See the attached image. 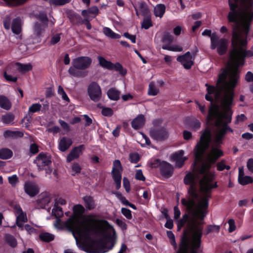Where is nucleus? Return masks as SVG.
Returning <instances> with one entry per match:
<instances>
[{"label": "nucleus", "mask_w": 253, "mask_h": 253, "mask_svg": "<svg viewBox=\"0 0 253 253\" xmlns=\"http://www.w3.org/2000/svg\"><path fill=\"white\" fill-rule=\"evenodd\" d=\"M222 151L212 146L206 156V162L198 169V173L189 172L185 176L183 181L185 185H189L188 193L189 197L182 198L181 204L185 207L186 210L191 214L185 213L181 219L178 220L177 227L180 229L185 224L189 232L193 233L191 238L187 232H184L179 248L176 253H201L200 250L201 237L203 229L202 221L206 217L209 207V200L204 197L198 203L196 200L198 198L197 185L198 183L207 193H210L212 189L217 187V183H212L214 178V172L211 171L212 165L223 155Z\"/></svg>", "instance_id": "f257e3e1"}, {"label": "nucleus", "mask_w": 253, "mask_h": 253, "mask_svg": "<svg viewBox=\"0 0 253 253\" xmlns=\"http://www.w3.org/2000/svg\"><path fill=\"white\" fill-rule=\"evenodd\" d=\"M230 11L227 19L233 23L231 56L238 66L245 63L246 57L253 56V52L247 50V37L253 19V0H228Z\"/></svg>", "instance_id": "f03ea898"}, {"label": "nucleus", "mask_w": 253, "mask_h": 253, "mask_svg": "<svg viewBox=\"0 0 253 253\" xmlns=\"http://www.w3.org/2000/svg\"><path fill=\"white\" fill-rule=\"evenodd\" d=\"M239 78V73L237 70L230 72L228 69L225 68L219 74L216 85L220 91H224L221 102L224 108V112L221 113L219 111L218 105L213 106L209 108L207 116L208 122L215 121L216 126L222 123V120H224L222 124L227 125L231 122L233 112L230 107L233 104L234 88L237 84Z\"/></svg>", "instance_id": "7ed1b4c3"}, {"label": "nucleus", "mask_w": 253, "mask_h": 253, "mask_svg": "<svg viewBox=\"0 0 253 253\" xmlns=\"http://www.w3.org/2000/svg\"><path fill=\"white\" fill-rule=\"evenodd\" d=\"M73 210L74 214L79 218L77 225L72 230V233L76 242L78 241V237L90 240L91 236H97L98 235V230L95 226L97 219L94 215H82L85 211V209L80 204L74 206Z\"/></svg>", "instance_id": "20e7f679"}, {"label": "nucleus", "mask_w": 253, "mask_h": 253, "mask_svg": "<svg viewBox=\"0 0 253 253\" xmlns=\"http://www.w3.org/2000/svg\"><path fill=\"white\" fill-rule=\"evenodd\" d=\"M162 120L158 119L153 120V126L150 129L149 135L152 139L157 142H163L168 139L169 133L165 126H159L162 123Z\"/></svg>", "instance_id": "39448f33"}, {"label": "nucleus", "mask_w": 253, "mask_h": 253, "mask_svg": "<svg viewBox=\"0 0 253 253\" xmlns=\"http://www.w3.org/2000/svg\"><path fill=\"white\" fill-rule=\"evenodd\" d=\"M211 140V129L209 127H206L200 137V141L198 142L194 148V156L196 158H199L203 156Z\"/></svg>", "instance_id": "423d86ee"}, {"label": "nucleus", "mask_w": 253, "mask_h": 253, "mask_svg": "<svg viewBox=\"0 0 253 253\" xmlns=\"http://www.w3.org/2000/svg\"><path fill=\"white\" fill-rule=\"evenodd\" d=\"M151 166L154 168H159L161 175L166 178L170 177L173 173V167L170 163L161 161L159 159H155L151 163Z\"/></svg>", "instance_id": "0eeeda50"}, {"label": "nucleus", "mask_w": 253, "mask_h": 253, "mask_svg": "<svg viewBox=\"0 0 253 253\" xmlns=\"http://www.w3.org/2000/svg\"><path fill=\"white\" fill-rule=\"evenodd\" d=\"M59 205H63V199H60L58 201H55L54 207L52 210V214L55 218L53 223L54 227L58 230L62 231L63 230V221L61 217L63 215V211Z\"/></svg>", "instance_id": "6e6552de"}, {"label": "nucleus", "mask_w": 253, "mask_h": 253, "mask_svg": "<svg viewBox=\"0 0 253 253\" xmlns=\"http://www.w3.org/2000/svg\"><path fill=\"white\" fill-rule=\"evenodd\" d=\"M228 46V41L225 38L219 39L217 34H213L211 38V48L215 49L217 48V52L220 55L226 53Z\"/></svg>", "instance_id": "1a4fd4ad"}, {"label": "nucleus", "mask_w": 253, "mask_h": 253, "mask_svg": "<svg viewBox=\"0 0 253 253\" xmlns=\"http://www.w3.org/2000/svg\"><path fill=\"white\" fill-rule=\"evenodd\" d=\"M173 40L174 37L169 32H164L161 38V42L164 43L162 46V49L174 52L182 51V46L177 44H171Z\"/></svg>", "instance_id": "9d476101"}, {"label": "nucleus", "mask_w": 253, "mask_h": 253, "mask_svg": "<svg viewBox=\"0 0 253 253\" xmlns=\"http://www.w3.org/2000/svg\"><path fill=\"white\" fill-rule=\"evenodd\" d=\"M123 168L119 160H115L113 162L111 174L116 184V188L118 190L121 186L122 172Z\"/></svg>", "instance_id": "9b49d317"}, {"label": "nucleus", "mask_w": 253, "mask_h": 253, "mask_svg": "<svg viewBox=\"0 0 253 253\" xmlns=\"http://www.w3.org/2000/svg\"><path fill=\"white\" fill-rule=\"evenodd\" d=\"M196 55L195 52L192 54L190 52L187 51L183 55L178 56L176 59L178 62L181 63L184 69L189 70L194 65Z\"/></svg>", "instance_id": "f8f14e48"}, {"label": "nucleus", "mask_w": 253, "mask_h": 253, "mask_svg": "<svg viewBox=\"0 0 253 253\" xmlns=\"http://www.w3.org/2000/svg\"><path fill=\"white\" fill-rule=\"evenodd\" d=\"M34 163L37 165L38 169H44L45 167L48 168L51 164V157L47 153H40L34 160Z\"/></svg>", "instance_id": "ddd939ff"}, {"label": "nucleus", "mask_w": 253, "mask_h": 253, "mask_svg": "<svg viewBox=\"0 0 253 253\" xmlns=\"http://www.w3.org/2000/svg\"><path fill=\"white\" fill-rule=\"evenodd\" d=\"M87 91L90 98L96 102L100 100L101 97V90L99 84L93 82L88 86Z\"/></svg>", "instance_id": "4468645a"}, {"label": "nucleus", "mask_w": 253, "mask_h": 253, "mask_svg": "<svg viewBox=\"0 0 253 253\" xmlns=\"http://www.w3.org/2000/svg\"><path fill=\"white\" fill-rule=\"evenodd\" d=\"M92 63V59L88 56H80L73 59V66L81 70L88 68Z\"/></svg>", "instance_id": "2eb2a0df"}, {"label": "nucleus", "mask_w": 253, "mask_h": 253, "mask_svg": "<svg viewBox=\"0 0 253 253\" xmlns=\"http://www.w3.org/2000/svg\"><path fill=\"white\" fill-rule=\"evenodd\" d=\"M84 149L85 146L84 144L74 147L67 155L66 161L70 162L75 159H77L82 154L83 151Z\"/></svg>", "instance_id": "dca6fc26"}, {"label": "nucleus", "mask_w": 253, "mask_h": 253, "mask_svg": "<svg viewBox=\"0 0 253 253\" xmlns=\"http://www.w3.org/2000/svg\"><path fill=\"white\" fill-rule=\"evenodd\" d=\"M24 189L25 193L31 197L35 196L39 192L38 186L30 181H27L25 183Z\"/></svg>", "instance_id": "f3484780"}, {"label": "nucleus", "mask_w": 253, "mask_h": 253, "mask_svg": "<svg viewBox=\"0 0 253 253\" xmlns=\"http://www.w3.org/2000/svg\"><path fill=\"white\" fill-rule=\"evenodd\" d=\"M238 182L242 185H246L253 182V178L248 175H245L244 169L242 167L239 168L238 177Z\"/></svg>", "instance_id": "a211bd4d"}, {"label": "nucleus", "mask_w": 253, "mask_h": 253, "mask_svg": "<svg viewBox=\"0 0 253 253\" xmlns=\"http://www.w3.org/2000/svg\"><path fill=\"white\" fill-rule=\"evenodd\" d=\"M145 122L144 116L142 114L138 115L132 121L131 123V126L134 129H138L143 126Z\"/></svg>", "instance_id": "6ab92c4d"}, {"label": "nucleus", "mask_w": 253, "mask_h": 253, "mask_svg": "<svg viewBox=\"0 0 253 253\" xmlns=\"http://www.w3.org/2000/svg\"><path fill=\"white\" fill-rule=\"evenodd\" d=\"M51 200V198L50 196L41 195L40 197L37 200V206L38 208L43 209L48 206Z\"/></svg>", "instance_id": "aec40b11"}, {"label": "nucleus", "mask_w": 253, "mask_h": 253, "mask_svg": "<svg viewBox=\"0 0 253 253\" xmlns=\"http://www.w3.org/2000/svg\"><path fill=\"white\" fill-rule=\"evenodd\" d=\"M11 30L12 32L16 35H19L21 33V19L19 17H16L12 20L11 24Z\"/></svg>", "instance_id": "412c9836"}, {"label": "nucleus", "mask_w": 253, "mask_h": 253, "mask_svg": "<svg viewBox=\"0 0 253 253\" xmlns=\"http://www.w3.org/2000/svg\"><path fill=\"white\" fill-rule=\"evenodd\" d=\"M85 208L88 210H93L96 207V204L93 197L90 196H85L83 198Z\"/></svg>", "instance_id": "4be33fe9"}, {"label": "nucleus", "mask_w": 253, "mask_h": 253, "mask_svg": "<svg viewBox=\"0 0 253 253\" xmlns=\"http://www.w3.org/2000/svg\"><path fill=\"white\" fill-rule=\"evenodd\" d=\"M107 95L110 100L117 101L120 99V91L114 87H111L107 91Z\"/></svg>", "instance_id": "5701e85b"}, {"label": "nucleus", "mask_w": 253, "mask_h": 253, "mask_svg": "<svg viewBox=\"0 0 253 253\" xmlns=\"http://www.w3.org/2000/svg\"><path fill=\"white\" fill-rule=\"evenodd\" d=\"M0 107L6 110H9L11 107L9 99L3 95H0Z\"/></svg>", "instance_id": "b1692460"}, {"label": "nucleus", "mask_w": 253, "mask_h": 253, "mask_svg": "<svg viewBox=\"0 0 253 253\" xmlns=\"http://www.w3.org/2000/svg\"><path fill=\"white\" fill-rule=\"evenodd\" d=\"M66 13L67 17L69 19L70 21L74 24L78 23L81 20V18L80 15L77 14L73 10H68L66 11Z\"/></svg>", "instance_id": "393cba45"}, {"label": "nucleus", "mask_w": 253, "mask_h": 253, "mask_svg": "<svg viewBox=\"0 0 253 253\" xmlns=\"http://www.w3.org/2000/svg\"><path fill=\"white\" fill-rule=\"evenodd\" d=\"M166 10V6L164 4H158L154 8V13L156 17L162 18Z\"/></svg>", "instance_id": "a878e982"}, {"label": "nucleus", "mask_w": 253, "mask_h": 253, "mask_svg": "<svg viewBox=\"0 0 253 253\" xmlns=\"http://www.w3.org/2000/svg\"><path fill=\"white\" fill-rule=\"evenodd\" d=\"M103 32L106 36L112 39H118L121 37V36L119 34L114 32L108 27H104L103 28Z\"/></svg>", "instance_id": "bb28decb"}, {"label": "nucleus", "mask_w": 253, "mask_h": 253, "mask_svg": "<svg viewBox=\"0 0 253 253\" xmlns=\"http://www.w3.org/2000/svg\"><path fill=\"white\" fill-rule=\"evenodd\" d=\"M4 135L5 137L17 138L22 137L24 134L22 132L20 131L6 130L4 132Z\"/></svg>", "instance_id": "cd10ccee"}, {"label": "nucleus", "mask_w": 253, "mask_h": 253, "mask_svg": "<svg viewBox=\"0 0 253 253\" xmlns=\"http://www.w3.org/2000/svg\"><path fill=\"white\" fill-rule=\"evenodd\" d=\"M39 238L41 241L49 243L54 240V235L48 232H42L39 235Z\"/></svg>", "instance_id": "c85d7f7f"}, {"label": "nucleus", "mask_w": 253, "mask_h": 253, "mask_svg": "<svg viewBox=\"0 0 253 253\" xmlns=\"http://www.w3.org/2000/svg\"><path fill=\"white\" fill-rule=\"evenodd\" d=\"M97 59L99 61V65L103 68H106L108 70H111L112 68L113 63L108 61L101 56H98Z\"/></svg>", "instance_id": "c756f323"}, {"label": "nucleus", "mask_w": 253, "mask_h": 253, "mask_svg": "<svg viewBox=\"0 0 253 253\" xmlns=\"http://www.w3.org/2000/svg\"><path fill=\"white\" fill-rule=\"evenodd\" d=\"M13 156L12 151L8 148H2L0 149V159L7 160L11 158Z\"/></svg>", "instance_id": "7c9ffc66"}, {"label": "nucleus", "mask_w": 253, "mask_h": 253, "mask_svg": "<svg viewBox=\"0 0 253 253\" xmlns=\"http://www.w3.org/2000/svg\"><path fill=\"white\" fill-rule=\"evenodd\" d=\"M5 242L12 248H15L17 244L16 239L15 237L9 234H6L4 237Z\"/></svg>", "instance_id": "2f4dec72"}, {"label": "nucleus", "mask_w": 253, "mask_h": 253, "mask_svg": "<svg viewBox=\"0 0 253 253\" xmlns=\"http://www.w3.org/2000/svg\"><path fill=\"white\" fill-rule=\"evenodd\" d=\"M73 66L69 68L68 72L70 75L78 77H84L86 75V72H82Z\"/></svg>", "instance_id": "473e14b6"}, {"label": "nucleus", "mask_w": 253, "mask_h": 253, "mask_svg": "<svg viewBox=\"0 0 253 253\" xmlns=\"http://www.w3.org/2000/svg\"><path fill=\"white\" fill-rule=\"evenodd\" d=\"M17 70L20 72H26L32 69V66L30 63L24 64L20 63H16Z\"/></svg>", "instance_id": "72a5a7b5"}, {"label": "nucleus", "mask_w": 253, "mask_h": 253, "mask_svg": "<svg viewBox=\"0 0 253 253\" xmlns=\"http://www.w3.org/2000/svg\"><path fill=\"white\" fill-rule=\"evenodd\" d=\"M46 27L42 26V23H40L38 22H36L34 28V34L37 37H40Z\"/></svg>", "instance_id": "f704fd0d"}, {"label": "nucleus", "mask_w": 253, "mask_h": 253, "mask_svg": "<svg viewBox=\"0 0 253 253\" xmlns=\"http://www.w3.org/2000/svg\"><path fill=\"white\" fill-rule=\"evenodd\" d=\"M115 70L123 76H125L126 74V70L125 69L123 66L119 62H117L115 64L113 63L112 68L111 70Z\"/></svg>", "instance_id": "c9c22d12"}, {"label": "nucleus", "mask_w": 253, "mask_h": 253, "mask_svg": "<svg viewBox=\"0 0 253 253\" xmlns=\"http://www.w3.org/2000/svg\"><path fill=\"white\" fill-rule=\"evenodd\" d=\"M159 92V89L156 87L154 82H152L149 84L148 94L149 95L155 96Z\"/></svg>", "instance_id": "e433bc0d"}, {"label": "nucleus", "mask_w": 253, "mask_h": 253, "mask_svg": "<svg viewBox=\"0 0 253 253\" xmlns=\"http://www.w3.org/2000/svg\"><path fill=\"white\" fill-rule=\"evenodd\" d=\"M152 25H153L151 17L150 16L145 17L141 23V27L146 30H147L150 27H152Z\"/></svg>", "instance_id": "4c0bfd02"}, {"label": "nucleus", "mask_w": 253, "mask_h": 253, "mask_svg": "<svg viewBox=\"0 0 253 253\" xmlns=\"http://www.w3.org/2000/svg\"><path fill=\"white\" fill-rule=\"evenodd\" d=\"M27 219L26 214L24 212L19 214L16 217V225L18 227H21L23 226L22 222H27Z\"/></svg>", "instance_id": "58836bf2"}, {"label": "nucleus", "mask_w": 253, "mask_h": 253, "mask_svg": "<svg viewBox=\"0 0 253 253\" xmlns=\"http://www.w3.org/2000/svg\"><path fill=\"white\" fill-rule=\"evenodd\" d=\"M227 132L232 133L233 130L226 124H222V127L219 130L218 134L223 137Z\"/></svg>", "instance_id": "ea45409f"}, {"label": "nucleus", "mask_w": 253, "mask_h": 253, "mask_svg": "<svg viewBox=\"0 0 253 253\" xmlns=\"http://www.w3.org/2000/svg\"><path fill=\"white\" fill-rule=\"evenodd\" d=\"M38 18L39 19L41 23H42V26L43 27L47 26L48 21V18L46 14L44 12H40L38 15Z\"/></svg>", "instance_id": "a19ab883"}, {"label": "nucleus", "mask_w": 253, "mask_h": 253, "mask_svg": "<svg viewBox=\"0 0 253 253\" xmlns=\"http://www.w3.org/2000/svg\"><path fill=\"white\" fill-rule=\"evenodd\" d=\"M167 235L169 239L171 245L173 247V248L175 250L177 248V244L175 241V236L171 231H168L167 232Z\"/></svg>", "instance_id": "79ce46f5"}, {"label": "nucleus", "mask_w": 253, "mask_h": 253, "mask_svg": "<svg viewBox=\"0 0 253 253\" xmlns=\"http://www.w3.org/2000/svg\"><path fill=\"white\" fill-rule=\"evenodd\" d=\"M14 119V116L10 113L6 114L2 116V120L3 123L6 124H11Z\"/></svg>", "instance_id": "37998d69"}, {"label": "nucleus", "mask_w": 253, "mask_h": 253, "mask_svg": "<svg viewBox=\"0 0 253 253\" xmlns=\"http://www.w3.org/2000/svg\"><path fill=\"white\" fill-rule=\"evenodd\" d=\"M220 229V226L216 225H209L207 226L206 233V235L209 234L211 232H218Z\"/></svg>", "instance_id": "c03bdc74"}, {"label": "nucleus", "mask_w": 253, "mask_h": 253, "mask_svg": "<svg viewBox=\"0 0 253 253\" xmlns=\"http://www.w3.org/2000/svg\"><path fill=\"white\" fill-rule=\"evenodd\" d=\"M201 125L200 122L196 119L192 120L189 124L190 127L195 130L199 129L201 127Z\"/></svg>", "instance_id": "a18cd8bd"}, {"label": "nucleus", "mask_w": 253, "mask_h": 253, "mask_svg": "<svg viewBox=\"0 0 253 253\" xmlns=\"http://www.w3.org/2000/svg\"><path fill=\"white\" fill-rule=\"evenodd\" d=\"M140 160L139 155L137 153H131L129 155V160L131 163L136 164Z\"/></svg>", "instance_id": "49530a36"}, {"label": "nucleus", "mask_w": 253, "mask_h": 253, "mask_svg": "<svg viewBox=\"0 0 253 253\" xmlns=\"http://www.w3.org/2000/svg\"><path fill=\"white\" fill-rule=\"evenodd\" d=\"M72 175H75L76 174L80 173L81 172L82 168L80 165L77 163H74L72 165Z\"/></svg>", "instance_id": "de8ad7c7"}, {"label": "nucleus", "mask_w": 253, "mask_h": 253, "mask_svg": "<svg viewBox=\"0 0 253 253\" xmlns=\"http://www.w3.org/2000/svg\"><path fill=\"white\" fill-rule=\"evenodd\" d=\"M42 108V105L40 103H34L29 108V112L34 113L37 112H39L41 110Z\"/></svg>", "instance_id": "09e8293b"}, {"label": "nucleus", "mask_w": 253, "mask_h": 253, "mask_svg": "<svg viewBox=\"0 0 253 253\" xmlns=\"http://www.w3.org/2000/svg\"><path fill=\"white\" fill-rule=\"evenodd\" d=\"M121 213L127 219H131L132 217L131 211L126 208H122Z\"/></svg>", "instance_id": "8fccbe9b"}, {"label": "nucleus", "mask_w": 253, "mask_h": 253, "mask_svg": "<svg viewBox=\"0 0 253 253\" xmlns=\"http://www.w3.org/2000/svg\"><path fill=\"white\" fill-rule=\"evenodd\" d=\"M101 114L106 117H111L113 114V110L109 107H103L101 110Z\"/></svg>", "instance_id": "3c124183"}, {"label": "nucleus", "mask_w": 253, "mask_h": 253, "mask_svg": "<svg viewBox=\"0 0 253 253\" xmlns=\"http://www.w3.org/2000/svg\"><path fill=\"white\" fill-rule=\"evenodd\" d=\"M135 178L138 180L143 181H145L146 179L141 169H137L136 170Z\"/></svg>", "instance_id": "603ef678"}, {"label": "nucleus", "mask_w": 253, "mask_h": 253, "mask_svg": "<svg viewBox=\"0 0 253 253\" xmlns=\"http://www.w3.org/2000/svg\"><path fill=\"white\" fill-rule=\"evenodd\" d=\"M9 183L13 187H15L18 182V178L16 175H13L8 178Z\"/></svg>", "instance_id": "864d4df0"}, {"label": "nucleus", "mask_w": 253, "mask_h": 253, "mask_svg": "<svg viewBox=\"0 0 253 253\" xmlns=\"http://www.w3.org/2000/svg\"><path fill=\"white\" fill-rule=\"evenodd\" d=\"M116 236V232L114 229H113L112 233H106L103 234V237L105 239L113 240Z\"/></svg>", "instance_id": "5fc2aeb1"}, {"label": "nucleus", "mask_w": 253, "mask_h": 253, "mask_svg": "<svg viewBox=\"0 0 253 253\" xmlns=\"http://www.w3.org/2000/svg\"><path fill=\"white\" fill-rule=\"evenodd\" d=\"M123 186L127 192H129L130 190V185L129 180L126 177L123 178Z\"/></svg>", "instance_id": "6e6d98bb"}, {"label": "nucleus", "mask_w": 253, "mask_h": 253, "mask_svg": "<svg viewBox=\"0 0 253 253\" xmlns=\"http://www.w3.org/2000/svg\"><path fill=\"white\" fill-rule=\"evenodd\" d=\"M39 150V147L38 146L35 144V143H32L30 145V152L33 154H36L38 153Z\"/></svg>", "instance_id": "4d7b16f0"}, {"label": "nucleus", "mask_w": 253, "mask_h": 253, "mask_svg": "<svg viewBox=\"0 0 253 253\" xmlns=\"http://www.w3.org/2000/svg\"><path fill=\"white\" fill-rule=\"evenodd\" d=\"M229 227L228 229L229 232L231 233L233 232L236 229L235 224V221L233 219H230L228 221Z\"/></svg>", "instance_id": "13d9d810"}, {"label": "nucleus", "mask_w": 253, "mask_h": 253, "mask_svg": "<svg viewBox=\"0 0 253 253\" xmlns=\"http://www.w3.org/2000/svg\"><path fill=\"white\" fill-rule=\"evenodd\" d=\"M117 224L123 230L127 229V225L126 222L122 219L117 218L116 220Z\"/></svg>", "instance_id": "bf43d9fd"}, {"label": "nucleus", "mask_w": 253, "mask_h": 253, "mask_svg": "<svg viewBox=\"0 0 253 253\" xmlns=\"http://www.w3.org/2000/svg\"><path fill=\"white\" fill-rule=\"evenodd\" d=\"M123 36L129 39L133 43H135L136 42V36L130 35L128 32H125L124 33Z\"/></svg>", "instance_id": "052dcab7"}, {"label": "nucleus", "mask_w": 253, "mask_h": 253, "mask_svg": "<svg viewBox=\"0 0 253 253\" xmlns=\"http://www.w3.org/2000/svg\"><path fill=\"white\" fill-rule=\"evenodd\" d=\"M4 78L9 82H16L17 80V78L16 77H13L10 75H8L6 72H4L3 74Z\"/></svg>", "instance_id": "680f3d73"}, {"label": "nucleus", "mask_w": 253, "mask_h": 253, "mask_svg": "<svg viewBox=\"0 0 253 253\" xmlns=\"http://www.w3.org/2000/svg\"><path fill=\"white\" fill-rule=\"evenodd\" d=\"M73 143L72 139L64 137V151L66 150Z\"/></svg>", "instance_id": "e2e57ef3"}, {"label": "nucleus", "mask_w": 253, "mask_h": 253, "mask_svg": "<svg viewBox=\"0 0 253 253\" xmlns=\"http://www.w3.org/2000/svg\"><path fill=\"white\" fill-rule=\"evenodd\" d=\"M184 154V151L183 150H179L175 153H174L172 155V157L174 160L179 159L180 158L183 159V155Z\"/></svg>", "instance_id": "0e129e2a"}, {"label": "nucleus", "mask_w": 253, "mask_h": 253, "mask_svg": "<svg viewBox=\"0 0 253 253\" xmlns=\"http://www.w3.org/2000/svg\"><path fill=\"white\" fill-rule=\"evenodd\" d=\"M247 167L248 170L253 173V158H250L248 160L247 162Z\"/></svg>", "instance_id": "69168bd1"}, {"label": "nucleus", "mask_w": 253, "mask_h": 253, "mask_svg": "<svg viewBox=\"0 0 253 253\" xmlns=\"http://www.w3.org/2000/svg\"><path fill=\"white\" fill-rule=\"evenodd\" d=\"M81 117H83V119L85 120V123L84 124L85 126H90V125L92 123V119L87 115H83L81 116Z\"/></svg>", "instance_id": "338daca9"}, {"label": "nucleus", "mask_w": 253, "mask_h": 253, "mask_svg": "<svg viewBox=\"0 0 253 253\" xmlns=\"http://www.w3.org/2000/svg\"><path fill=\"white\" fill-rule=\"evenodd\" d=\"M245 80L247 82H253V73L251 71H248L245 76Z\"/></svg>", "instance_id": "774afa93"}]
</instances>
